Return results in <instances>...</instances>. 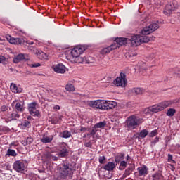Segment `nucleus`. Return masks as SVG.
Returning <instances> with one entry per match:
<instances>
[{
	"label": "nucleus",
	"instance_id": "obj_47",
	"mask_svg": "<svg viewBox=\"0 0 180 180\" xmlns=\"http://www.w3.org/2000/svg\"><path fill=\"white\" fill-rule=\"evenodd\" d=\"M0 63L2 64H6V58L5 56H0Z\"/></svg>",
	"mask_w": 180,
	"mask_h": 180
},
{
	"label": "nucleus",
	"instance_id": "obj_59",
	"mask_svg": "<svg viewBox=\"0 0 180 180\" xmlns=\"http://www.w3.org/2000/svg\"><path fill=\"white\" fill-rule=\"evenodd\" d=\"M26 43H27V44H29L30 46H32V44H34V42L30 41H27Z\"/></svg>",
	"mask_w": 180,
	"mask_h": 180
},
{
	"label": "nucleus",
	"instance_id": "obj_63",
	"mask_svg": "<svg viewBox=\"0 0 180 180\" xmlns=\"http://www.w3.org/2000/svg\"><path fill=\"white\" fill-rule=\"evenodd\" d=\"M27 119L28 120H30V119H32V116H27Z\"/></svg>",
	"mask_w": 180,
	"mask_h": 180
},
{
	"label": "nucleus",
	"instance_id": "obj_32",
	"mask_svg": "<svg viewBox=\"0 0 180 180\" xmlns=\"http://www.w3.org/2000/svg\"><path fill=\"white\" fill-rule=\"evenodd\" d=\"M65 89H66V91H68L69 92H74V91H75V88L74 87V85H72V84H66Z\"/></svg>",
	"mask_w": 180,
	"mask_h": 180
},
{
	"label": "nucleus",
	"instance_id": "obj_41",
	"mask_svg": "<svg viewBox=\"0 0 180 180\" xmlns=\"http://www.w3.org/2000/svg\"><path fill=\"white\" fill-rule=\"evenodd\" d=\"M160 141V138L158 136H156L153 141H151L150 146L151 147H154Z\"/></svg>",
	"mask_w": 180,
	"mask_h": 180
},
{
	"label": "nucleus",
	"instance_id": "obj_29",
	"mask_svg": "<svg viewBox=\"0 0 180 180\" xmlns=\"http://www.w3.org/2000/svg\"><path fill=\"white\" fill-rule=\"evenodd\" d=\"M175 113H176V110H175L174 108H169L167 110L166 115H167V116H169V117H172V116H174V115H175Z\"/></svg>",
	"mask_w": 180,
	"mask_h": 180
},
{
	"label": "nucleus",
	"instance_id": "obj_14",
	"mask_svg": "<svg viewBox=\"0 0 180 180\" xmlns=\"http://www.w3.org/2000/svg\"><path fill=\"white\" fill-rule=\"evenodd\" d=\"M139 176H146L148 175V167L146 165H143L137 168Z\"/></svg>",
	"mask_w": 180,
	"mask_h": 180
},
{
	"label": "nucleus",
	"instance_id": "obj_52",
	"mask_svg": "<svg viewBox=\"0 0 180 180\" xmlns=\"http://www.w3.org/2000/svg\"><path fill=\"white\" fill-rule=\"evenodd\" d=\"M6 110H8V107L6 105H2L1 107V112H6Z\"/></svg>",
	"mask_w": 180,
	"mask_h": 180
},
{
	"label": "nucleus",
	"instance_id": "obj_50",
	"mask_svg": "<svg viewBox=\"0 0 180 180\" xmlns=\"http://www.w3.org/2000/svg\"><path fill=\"white\" fill-rule=\"evenodd\" d=\"M79 131L85 133V131H89V129L84 127H80Z\"/></svg>",
	"mask_w": 180,
	"mask_h": 180
},
{
	"label": "nucleus",
	"instance_id": "obj_21",
	"mask_svg": "<svg viewBox=\"0 0 180 180\" xmlns=\"http://www.w3.org/2000/svg\"><path fill=\"white\" fill-rule=\"evenodd\" d=\"M10 88L14 94H20L23 91V89L18 87L15 83H11Z\"/></svg>",
	"mask_w": 180,
	"mask_h": 180
},
{
	"label": "nucleus",
	"instance_id": "obj_40",
	"mask_svg": "<svg viewBox=\"0 0 180 180\" xmlns=\"http://www.w3.org/2000/svg\"><path fill=\"white\" fill-rule=\"evenodd\" d=\"M134 94H136V95H141L143 94V90H141V88H136L133 89Z\"/></svg>",
	"mask_w": 180,
	"mask_h": 180
},
{
	"label": "nucleus",
	"instance_id": "obj_31",
	"mask_svg": "<svg viewBox=\"0 0 180 180\" xmlns=\"http://www.w3.org/2000/svg\"><path fill=\"white\" fill-rule=\"evenodd\" d=\"M106 126V122L105 121L103 122H99L98 123H96L94 124V127L96 129H102Z\"/></svg>",
	"mask_w": 180,
	"mask_h": 180
},
{
	"label": "nucleus",
	"instance_id": "obj_27",
	"mask_svg": "<svg viewBox=\"0 0 180 180\" xmlns=\"http://www.w3.org/2000/svg\"><path fill=\"white\" fill-rule=\"evenodd\" d=\"M139 136L140 139H146L148 136V131L147 129H143L139 132Z\"/></svg>",
	"mask_w": 180,
	"mask_h": 180
},
{
	"label": "nucleus",
	"instance_id": "obj_24",
	"mask_svg": "<svg viewBox=\"0 0 180 180\" xmlns=\"http://www.w3.org/2000/svg\"><path fill=\"white\" fill-rule=\"evenodd\" d=\"M23 60H25V55L20 53L15 57L13 59V63L18 64V63H20V61H23Z\"/></svg>",
	"mask_w": 180,
	"mask_h": 180
},
{
	"label": "nucleus",
	"instance_id": "obj_30",
	"mask_svg": "<svg viewBox=\"0 0 180 180\" xmlns=\"http://www.w3.org/2000/svg\"><path fill=\"white\" fill-rule=\"evenodd\" d=\"M6 155H8V157H16L18 153H16V151L13 149H8L7 150Z\"/></svg>",
	"mask_w": 180,
	"mask_h": 180
},
{
	"label": "nucleus",
	"instance_id": "obj_26",
	"mask_svg": "<svg viewBox=\"0 0 180 180\" xmlns=\"http://www.w3.org/2000/svg\"><path fill=\"white\" fill-rule=\"evenodd\" d=\"M32 143H33V138L32 137H27L22 141V144H23V146H29L32 144Z\"/></svg>",
	"mask_w": 180,
	"mask_h": 180
},
{
	"label": "nucleus",
	"instance_id": "obj_9",
	"mask_svg": "<svg viewBox=\"0 0 180 180\" xmlns=\"http://www.w3.org/2000/svg\"><path fill=\"white\" fill-rule=\"evenodd\" d=\"M85 51V48L83 46H76L70 52V56L72 58L81 56Z\"/></svg>",
	"mask_w": 180,
	"mask_h": 180
},
{
	"label": "nucleus",
	"instance_id": "obj_2",
	"mask_svg": "<svg viewBox=\"0 0 180 180\" xmlns=\"http://www.w3.org/2000/svg\"><path fill=\"white\" fill-rule=\"evenodd\" d=\"M170 105H172V101H163L158 105H155L152 107L147 108L146 110V113H150V115H151L152 113H157L158 112H161V110H164V109H166V108H168V106H170Z\"/></svg>",
	"mask_w": 180,
	"mask_h": 180
},
{
	"label": "nucleus",
	"instance_id": "obj_51",
	"mask_svg": "<svg viewBox=\"0 0 180 180\" xmlns=\"http://www.w3.org/2000/svg\"><path fill=\"white\" fill-rule=\"evenodd\" d=\"M30 67H32V68H37V67H40V63H37L31 64Z\"/></svg>",
	"mask_w": 180,
	"mask_h": 180
},
{
	"label": "nucleus",
	"instance_id": "obj_61",
	"mask_svg": "<svg viewBox=\"0 0 180 180\" xmlns=\"http://www.w3.org/2000/svg\"><path fill=\"white\" fill-rule=\"evenodd\" d=\"M10 71H11V72H18V70H15V69H13V68H10Z\"/></svg>",
	"mask_w": 180,
	"mask_h": 180
},
{
	"label": "nucleus",
	"instance_id": "obj_56",
	"mask_svg": "<svg viewBox=\"0 0 180 180\" xmlns=\"http://www.w3.org/2000/svg\"><path fill=\"white\" fill-rule=\"evenodd\" d=\"M60 109H61V107H60L58 105H56L53 107L54 110H60Z\"/></svg>",
	"mask_w": 180,
	"mask_h": 180
},
{
	"label": "nucleus",
	"instance_id": "obj_13",
	"mask_svg": "<svg viewBox=\"0 0 180 180\" xmlns=\"http://www.w3.org/2000/svg\"><path fill=\"white\" fill-rule=\"evenodd\" d=\"M40 140H41V143L47 144L49 143H51L53 141V140H54V136H53V135L49 136V134H42Z\"/></svg>",
	"mask_w": 180,
	"mask_h": 180
},
{
	"label": "nucleus",
	"instance_id": "obj_35",
	"mask_svg": "<svg viewBox=\"0 0 180 180\" xmlns=\"http://www.w3.org/2000/svg\"><path fill=\"white\" fill-rule=\"evenodd\" d=\"M73 61L74 63H77V64H81L84 63V58L79 56L77 57L74 58Z\"/></svg>",
	"mask_w": 180,
	"mask_h": 180
},
{
	"label": "nucleus",
	"instance_id": "obj_23",
	"mask_svg": "<svg viewBox=\"0 0 180 180\" xmlns=\"http://www.w3.org/2000/svg\"><path fill=\"white\" fill-rule=\"evenodd\" d=\"M122 160H124V153H119L115 158V161L116 162V165L119 164Z\"/></svg>",
	"mask_w": 180,
	"mask_h": 180
},
{
	"label": "nucleus",
	"instance_id": "obj_57",
	"mask_svg": "<svg viewBox=\"0 0 180 180\" xmlns=\"http://www.w3.org/2000/svg\"><path fill=\"white\" fill-rule=\"evenodd\" d=\"M133 139H140V135H139V133L134 134L133 136Z\"/></svg>",
	"mask_w": 180,
	"mask_h": 180
},
{
	"label": "nucleus",
	"instance_id": "obj_64",
	"mask_svg": "<svg viewBox=\"0 0 180 180\" xmlns=\"http://www.w3.org/2000/svg\"><path fill=\"white\" fill-rule=\"evenodd\" d=\"M86 136H88V134H87V135H86V134H84V136H83V138H84V139H86Z\"/></svg>",
	"mask_w": 180,
	"mask_h": 180
},
{
	"label": "nucleus",
	"instance_id": "obj_4",
	"mask_svg": "<svg viewBox=\"0 0 180 180\" xmlns=\"http://www.w3.org/2000/svg\"><path fill=\"white\" fill-rule=\"evenodd\" d=\"M125 124L127 129H129V130H134V129H136L137 126L140 124V118L134 115L129 116L127 119Z\"/></svg>",
	"mask_w": 180,
	"mask_h": 180
},
{
	"label": "nucleus",
	"instance_id": "obj_20",
	"mask_svg": "<svg viewBox=\"0 0 180 180\" xmlns=\"http://www.w3.org/2000/svg\"><path fill=\"white\" fill-rule=\"evenodd\" d=\"M9 38H7V40H8L9 43H11V44H22V43H23V39H20V38H11V37H9Z\"/></svg>",
	"mask_w": 180,
	"mask_h": 180
},
{
	"label": "nucleus",
	"instance_id": "obj_28",
	"mask_svg": "<svg viewBox=\"0 0 180 180\" xmlns=\"http://www.w3.org/2000/svg\"><path fill=\"white\" fill-rule=\"evenodd\" d=\"M127 164L128 162L124 161V160H122L120 163V166H119V169L120 171H123L124 169H126L127 167Z\"/></svg>",
	"mask_w": 180,
	"mask_h": 180
},
{
	"label": "nucleus",
	"instance_id": "obj_34",
	"mask_svg": "<svg viewBox=\"0 0 180 180\" xmlns=\"http://www.w3.org/2000/svg\"><path fill=\"white\" fill-rule=\"evenodd\" d=\"M170 5H172V8H173V11H175L176 9L179 8V4L175 0L171 2Z\"/></svg>",
	"mask_w": 180,
	"mask_h": 180
},
{
	"label": "nucleus",
	"instance_id": "obj_37",
	"mask_svg": "<svg viewBox=\"0 0 180 180\" xmlns=\"http://www.w3.org/2000/svg\"><path fill=\"white\" fill-rule=\"evenodd\" d=\"M153 180H160L164 178L161 173H158L152 176Z\"/></svg>",
	"mask_w": 180,
	"mask_h": 180
},
{
	"label": "nucleus",
	"instance_id": "obj_36",
	"mask_svg": "<svg viewBox=\"0 0 180 180\" xmlns=\"http://www.w3.org/2000/svg\"><path fill=\"white\" fill-rule=\"evenodd\" d=\"M10 117L11 120H18V119L20 117V115H19L18 112H13L11 114Z\"/></svg>",
	"mask_w": 180,
	"mask_h": 180
},
{
	"label": "nucleus",
	"instance_id": "obj_62",
	"mask_svg": "<svg viewBox=\"0 0 180 180\" xmlns=\"http://www.w3.org/2000/svg\"><path fill=\"white\" fill-rule=\"evenodd\" d=\"M131 162H133V158H131V160H129V165H131Z\"/></svg>",
	"mask_w": 180,
	"mask_h": 180
},
{
	"label": "nucleus",
	"instance_id": "obj_38",
	"mask_svg": "<svg viewBox=\"0 0 180 180\" xmlns=\"http://www.w3.org/2000/svg\"><path fill=\"white\" fill-rule=\"evenodd\" d=\"M165 11H167V13H171V12H174V8H172V5L169 4H167L165 6Z\"/></svg>",
	"mask_w": 180,
	"mask_h": 180
},
{
	"label": "nucleus",
	"instance_id": "obj_58",
	"mask_svg": "<svg viewBox=\"0 0 180 180\" xmlns=\"http://www.w3.org/2000/svg\"><path fill=\"white\" fill-rule=\"evenodd\" d=\"M51 160H53V161H58V157L54 156V155H53V156H52Z\"/></svg>",
	"mask_w": 180,
	"mask_h": 180
},
{
	"label": "nucleus",
	"instance_id": "obj_19",
	"mask_svg": "<svg viewBox=\"0 0 180 180\" xmlns=\"http://www.w3.org/2000/svg\"><path fill=\"white\" fill-rule=\"evenodd\" d=\"M103 168L105 169V171H108L109 172L113 171L115 168H116V165H115V162H108L106 165H105Z\"/></svg>",
	"mask_w": 180,
	"mask_h": 180
},
{
	"label": "nucleus",
	"instance_id": "obj_49",
	"mask_svg": "<svg viewBox=\"0 0 180 180\" xmlns=\"http://www.w3.org/2000/svg\"><path fill=\"white\" fill-rule=\"evenodd\" d=\"M53 155H52L51 153H47L46 155V158H48V160H52Z\"/></svg>",
	"mask_w": 180,
	"mask_h": 180
},
{
	"label": "nucleus",
	"instance_id": "obj_39",
	"mask_svg": "<svg viewBox=\"0 0 180 180\" xmlns=\"http://www.w3.org/2000/svg\"><path fill=\"white\" fill-rule=\"evenodd\" d=\"M0 131H3V133L6 134V133H9V131H11V129L8 127H1Z\"/></svg>",
	"mask_w": 180,
	"mask_h": 180
},
{
	"label": "nucleus",
	"instance_id": "obj_1",
	"mask_svg": "<svg viewBox=\"0 0 180 180\" xmlns=\"http://www.w3.org/2000/svg\"><path fill=\"white\" fill-rule=\"evenodd\" d=\"M127 40H129L127 38H117L112 44L108 47L103 48L101 51V54L103 56H105V54H109L112 50H116V49L120 47V46L127 44Z\"/></svg>",
	"mask_w": 180,
	"mask_h": 180
},
{
	"label": "nucleus",
	"instance_id": "obj_54",
	"mask_svg": "<svg viewBox=\"0 0 180 180\" xmlns=\"http://www.w3.org/2000/svg\"><path fill=\"white\" fill-rule=\"evenodd\" d=\"M18 145H19V144H18V143H16V142H12V143L10 144V147H13V146L18 147Z\"/></svg>",
	"mask_w": 180,
	"mask_h": 180
},
{
	"label": "nucleus",
	"instance_id": "obj_60",
	"mask_svg": "<svg viewBox=\"0 0 180 180\" xmlns=\"http://www.w3.org/2000/svg\"><path fill=\"white\" fill-rule=\"evenodd\" d=\"M135 56H137V54H136V53H130L129 55V58H131V57H135Z\"/></svg>",
	"mask_w": 180,
	"mask_h": 180
},
{
	"label": "nucleus",
	"instance_id": "obj_3",
	"mask_svg": "<svg viewBox=\"0 0 180 180\" xmlns=\"http://www.w3.org/2000/svg\"><path fill=\"white\" fill-rule=\"evenodd\" d=\"M59 172L63 176H69V178H72L74 172H72V168L70 167V163L64 162L63 163L58 166Z\"/></svg>",
	"mask_w": 180,
	"mask_h": 180
},
{
	"label": "nucleus",
	"instance_id": "obj_10",
	"mask_svg": "<svg viewBox=\"0 0 180 180\" xmlns=\"http://www.w3.org/2000/svg\"><path fill=\"white\" fill-rule=\"evenodd\" d=\"M117 106V103L112 101L103 100V110H109L110 109H115Z\"/></svg>",
	"mask_w": 180,
	"mask_h": 180
},
{
	"label": "nucleus",
	"instance_id": "obj_25",
	"mask_svg": "<svg viewBox=\"0 0 180 180\" xmlns=\"http://www.w3.org/2000/svg\"><path fill=\"white\" fill-rule=\"evenodd\" d=\"M146 35L147 34H143V36H141V44L142 43H148V41L153 40V37Z\"/></svg>",
	"mask_w": 180,
	"mask_h": 180
},
{
	"label": "nucleus",
	"instance_id": "obj_16",
	"mask_svg": "<svg viewBox=\"0 0 180 180\" xmlns=\"http://www.w3.org/2000/svg\"><path fill=\"white\" fill-rule=\"evenodd\" d=\"M131 44L132 46H140L141 44V36L140 35H133L131 37Z\"/></svg>",
	"mask_w": 180,
	"mask_h": 180
},
{
	"label": "nucleus",
	"instance_id": "obj_44",
	"mask_svg": "<svg viewBox=\"0 0 180 180\" xmlns=\"http://www.w3.org/2000/svg\"><path fill=\"white\" fill-rule=\"evenodd\" d=\"M158 134V131L157 129H155L149 134V137H155V136H157Z\"/></svg>",
	"mask_w": 180,
	"mask_h": 180
},
{
	"label": "nucleus",
	"instance_id": "obj_15",
	"mask_svg": "<svg viewBox=\"0 0 180 180\" xmlns=\"http://www.w3.org/2000/svg\"><path fill=\"white\" fill-rule=\"evenodd\" d=\"M58 154L59 157L61 158L68 157V150H67V147L64 145H61L58 149Z\"/></svg>",
	"mask_w": 180,
	"mask_h": 180
},
{
	"label": "nucleus",
	"instance_id": "obj_55",
	"mask_svg": "<svg viewBox=\"0 0 180 180\" xmlns=\"http://www.w3.org/2000/svg\"><path fill=\"white\" fill-rule=\"evenodd\" d=\"M126 160H127V162H128V164H130V160H131V157H130V155H127L126 157Z\"/></svg>",
	"mask_w": 180,
	"mask_h": 180
},
{
	"label": "nucleus",
	"instance_id": "obj_7",
	"mask_svg": "<svg viewBox=\"0 0 180 180\" xmlns=\"http://www.w3.org/2000/svg\"><path fill=\"white\" fill-rule=\"evenodd\" d=\"M36 106H37V102H32L28 104V111L32 116H37V117H40V111L36 108Z\"/></svg>",
	"mask_w": 180,
	"mask_h": 180
},
{
	"label": "nucleus",
	"instance_id": "obj_46",
	"mask_svg": "<svg viewBox=\"0 0 180 180\" xmlns=\"http://www.w3.org/2000/svg\"><path fill=\"white\" fill-rule=\"evenodd\" d=\"M98 161H99L100 164H105V161H106V157L100 156L98 158Z\"/></svg>",
	"mask_w": 180,
	"mask_h": 180
},
{
	"label": "nucleus",
	"instance_id": "obj_53",
	"mask_svg": "<svg viewBox=\"0 0 180 180\" xmlns=\"http://www.w3.org/2000/svg\"><path fill=\"white\" fill-rule=\"evenodd\" d=\"M168 161L169 162H171V161H172L173 162H175V161L172 160V155L171 154L168 155Z\"/></svg>",
	"mask_w": 180,
	"mask_h": 180
},
{
	"label": "nucleus",
	"instance_id": "obj_6",
	"mask_svg": "<svg viewBox=\"0 0 180 180\" xmlns=\"http://www.w3.org/2000/svg\"><path fill=\"white\" fill-rule=\"evenodd\" d=\"M160 28V25H158V22H153L150 24L149 26H146L143 28L141 30L142 34H150L153 33V32H155L158 29Z\"/></svg>",
	"mask_w": 180,
	"mask_h": 180
},
{
	"label": "nucleus",
	"instance_id": "obj_33",
	"mask_svg": "<svg viewBox=\"0 0 180 180\" xmlns=\"http://www.w3.org/2000/svg\"><path fill=\"white\" fill-rule=\"evenodd\" d=\"M62 137L63 139H70L71 137V132L68 130L63 131L62 132Z\"/></svg>",
	"mask_w": 180,
	"mask_h": 180
},
{
	"label": "nucleus",
	"instance_id": "obj_11",
	"mask_svg": "<svg viewBox=\"0 0 180 180\" xmlns=\"http://www.w3.org/2000/svg\"><path fill=\"white\" fill-rule=\"evenodd\" d=\"M13 168L17 172H23L25 171V163L23 160H16L13 165Z\"/></svg>",
	"mask_w": 180,
	"mask_h": 180
},
{
	"label": "nucleus",
	"instance_id": "obj_8",
	"mask_svg": "<svg viewBox=\"0 0 180 180\" xmlns=\"http://www.w3.org/2000/svg\"><path fill=\"white\" fill-rule=\"evenodd\" d=\"M88 105L94 109H101L103 110V100L90 101L88 102Z\"/></svg>",
	"mask_w": 180,
	"mask_h": 180
},
{
	"label": "nucleus",
	"instance_id": "obj_42",
	"mask_svg": "<svg viewBox=\"0 0 180 180\" xmlns=\"http://www.w3.org/2000/svg\"><path fill=\"white\" fill-rule=\"evenodd\" d=\"M98 131V130L96 129V128L94 126V127L92 128L91 131H90V133L87 134V136H95V134H96V132Z\"/></svg>",
	"mask_w": 180,
	"mask_h": 180
},
{
	"label": "nucleus",
	"instance_id": "obj_5",
	"mask_svg": "<svg viewBox=\"0 0 180 180\" xmlns=\"http://www.w3.org/2000/svg\"><path fill=\"white\" fill-rule=\"evenodd\" d=\"M114 85L115 86H120L121 88H125L126 85H127V79H126V74L121 72L120 74V76L117 77L114 81H113Z\"/></svg>",
	"mask_w": 180,
	"mask_h": 180
},
{
	"label": "nucleus",
	"instance_id": "obj_17",
	"mask_svg": "<svg viewBox=\"0 0 180 180\" xmlns=\"http://www.w3.org/2000/svg\"><path fill=\"white\" fill-rule=\"evenodd\" d=\"M136 167L134 164L129 165L124 171V174H122V179H124L129 176L133 171H134Z\"/></svg>",
	"mask_w": 180,
	"mask_h": 180
},
{
	"label": "nucleus",
	"instance_id": "obj_43",
	"mask_svg": "<svg viewBox=\"0 0 180 180\" xmlns=\"http://www.w3.org/2000/svg\"><path fill=\"white\" fill-rule=\"evenodd\" d=\"M30 124V122L27 120H25L21 123L22 127H29V125Z\"/></svg>",
	"mask_w": 180,
	"mask_h": 180
},
{
	"label": "nucleus",
	"instance_id": "obj_18",
	"mask_svg": "<svg viewBox=\"0 0 180 180\" xmlns=\"http://www.w3.org/2000/svg\"><path fill=\"white\" fill-rule=\"evenodd\" d=\"M53 70L58 74H64L65 72V66L63 64H58L53 67Z\"/></svg>",
	"mask_w": 180,
	"mask_h": 180
},
{
	"label": "nucleus",
	"instance_id": "obj_48",
	"mask_svg": "<svg viewBox=\"0 0 180 180\" xmlns=\"http://www.w3.org/2000/svg\"><path fill=\"white\" fill-rule=\"evenodd\" d=\"M84 146L88 147L89 148H92V142L90 141L84 143Z\"/></svg>",
	"mask_w": 180,
	"mask_h": 180
},
{
	"label": "nucleus",
	"instance_id": "obj_45",
	"mask_svg": "<svg viewBox=\"0 0 180 180\" xmlns=\"http://www.w3.org/2000/svg\"><path fill=\"white\" fill-rule=\"evenodd\" d=\"M147 67V64L146 63H142L141 66H139L140 71H146Z\"/></svg>",
	"mask_w": 180,
	"mask_h": 180
},
{
	"label": "nucleus",
	"instance_id": "obj_22",
	"mask_svg": "<svg viewBox=\"0 0 180 180\" xmlns=\"http://www.w3.org/2000/svg\"><path fill=\"white\" fill-rule=\"evenodd\" d=\"M35 54H37V57L39 58V60H47V58H49V56L43 51L37 50L35 51Z\"/></svg>",
	"mask_w": 180,
	"mask_h": 180
},
{
	"label": "nucleus",
	"instance_id": "obj_12",
	"mask_svg": "<svg viewBox=\"0 0 180 180\" xmlns=\"http://www.w3.org/2000/svg\"><path fill=\"white\" fill-rule=\"evenodd\" d=\"M12 105H15V109L18 113H22V112H25V102L22 101H18V100H15Z\"/></svg>",
	"mask_w": 180,
	"mask_h": 180
}]
</instances>
